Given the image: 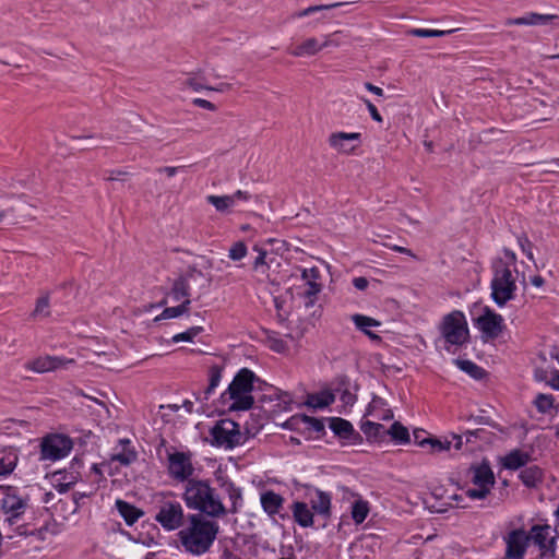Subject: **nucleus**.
I'll list each match as a JSON object with an SVG mask.
<instances>
[{"mask_svg": "<svg viewBox=\"0 0 559 559\" xmlns=\"http://www.w3.org/2000/svg\"><path fill=\"white\" fill-rule=\"evenodd\" d=\"M218 531L217 522L198 513L189 515L187 526L179 531L178 536L187 552L201 556L210 550Z\"/></svg>", "mask_w": 559, "mask_h": 559, "instance_id": "obj_1", "label": "nucleus"}, {"mask_svg": "<svg viewBox=\"0 0 559 559\" xmlns=\"http://www.w3.org/2000/svg\"><path fill=\"white\" fill-rule=\"evenodd\" d=\"M183 499L188 508L212 518H223L227 510L215 490L205 480L190 479Z\"/></svg>", "mask_w": 559, "mask_h": 559, "instance_id": "obj_2", "label": "nucleus"}, {"mask_svg": "<svg viewBox=\"0 0 559 559\" xmlns=\"http://www.w3.org/2000/svg\"><path fill=\"white\" fill-rule=\"evenodd\" d=\"M492 272L491 297L501 307L515 297L518 271L511 269L502 259H497L492 264Z\"/></svg>", "mask_w": 559, "mask_h": 559, "instance_id": "obj_3", "label": "nucleus"}, {"mask_svg": "<svg viewBox=\"0 0 559 559\" xmlns=\"http://www.w3.org/2000/svg\"><path fill=\"white\" fill-rule=\"evenodd\" d=\"M254 373L247 369H240L234 377L227 390L223 393V399H229L230 409L247 411L252 407L254 399L252 396Z\"/></svg>", "mask_w": 559, "mask_h": 559, "instance_id": "obj_4", "label": "nucleus"}, {"mask_svg": "<svg viewBox=\"0 0 559 559\" xmlns=\"http://www.w3.org/2000/svg\"><path fill=\"white\" fill-rule=\"evenodd\" d=\"M440 333L450 345L462 346L468 342L469 330L464 313L453 310L443 317Z\"/></svg>", "mask_w": 559, "mask_h": 559, "instance_id": "obj_5", "label": "nucleus"}, {"mask_svg": "<svg viewBox=\"0 0 559 559\" xmlns=\"http://www.w3.org/2000/svg\"><path fill=\"white\" fill-rule=\"evenodd\" d=\"M212 443L225 449H233L246 442L247 437L240 431V426L231 419L218 420L210 430Z\"/></svg>", "mask_w": 559, "mask_h": 559, "instance_id": "obj_6", "label": "nucleus"}, {"mask_svg": "<svg viewBox=\"0 0 559 559\" xmlns=\"http://www.w3.org/2000/svg\"><path fill=\"white\" fill-rule=\"evenodd\" d=\"M468 474L471 481L476 488L466 490V496L471 499H485L496 483L493 472L488 462L484 461L480 464H473Z\"/></svg>", "mask_w": 559, "mask_h": 559, "instance_id": "obj_7", "label": "nucleus"}, {"mask_svg": "<svg viewBox=\"0 0 559 559\" xmlns=\"http://www.w3.org/2000/svg\"><path fill=\"white\" fill-rule=\"evenodd\" d=\"M154 520L166 531L178 530L185 522L183 508L175 499L162 498Z\"/></svg>", "mask_w": 559, "mask_h": 559, "instance_id": "obj_8", "label": "nucleus"}, {"mask_svg": "<svg viewBox=\"0 0 559 559\" xmlns=\"http://www.w3.org/2000/svg\"><path fill=\"white\" fill-rule=\"evenodd\" d=\"M530 542L532 540L539 549L542 559H554L557 548V532L548 524H536L527 532Z\"/></svg>", "mask_w": 559, "mask_h": 559, "instance_id": "obj_9", "label": "nucleus"}, {"mask_svg": "<svg viewBox=\"0 0 559 559\" xmlns=\"http://www.w3.org/2000/svg\"><path fill=\"white\" fill-rule=\"evenodd\" d=\"M72 440L64 435H49L40 443V459L57 461L67 456L72 450Z\"/></svg>", "mask_w": 559, "mask_h": 559, "instance_id": "obj_10", "label": "nucleus"}, {"mask_svg": "<svg viewBox=\"0 0 559 559\" xmlns=\"http://www.w3.org/2000/svg\"><path fill=\"white\" fill-rule=\"evenodd\" d=\"M167 471L168 475L177 481L190 480L189 478L194 473L192 464V456L187 452H168L167 454Z\"/></svg>", "mask_w": 559, "mask_h": 559, "instance_id": "obj_11", "label": "nucleus"}, {"mask_svg": "<svg viewBox=\"0 0 559 559\" xmlns=\"http://www.w3.org/2000/svg\"><path fill=\"white\" fill-rule=\"evenodd\" d=\"M475 324L481 332V337L485 341L498 338L506 329L502 316L496 313L488 307H486L483 314L476 319Z\"/></svg>", "mask_w": 559, "mask_h": 559, "instance_id": "obj_12", "label": "nucleus"}, {"mask_svg": "<svg viewBox=\"0 0 559 559\" xmlns=\"http://www.w3.org/2000/svg\"><path fill=\"white\" fill-rule=\"evenodd\" d=\"M506 544L507 559H524L527 547L530 545V536L523 528H515L503 536Z\"/></svg>", "mask_w": 559, "mask_h": 559, "instance_id": "obj_13", "label": "nucleus"}, {"mask_svg": "<svg viewBox=\"0 0 559 559\" xmlns=\"http://www.w3.org/2000/svg\"><path fill=\"white\" fill-rule=\"evenodd\" d=\"M75 360L58 356H40L26 362L25 368L38 373L50 372L59 369H68Z\"/></svg>", "mask_w": 559, "mask_h": 559, "instance_id": "obj_14", "label": "nucleus"}, {"mask_svg": "<svg viewBox=\"0 0 559 559\" xmlns=\"http://www.w3.org/2000/svg\"><path fill=\"white\" fill-rule=\"evenodd\" d=\"M319 277L320 274L316 267L304 269L301 272L304 285L298 294L306 299V307L313 306L317 299V295L321 292L322 286L318 282Z\"/></svg>", "mask_w": 559, "mask_h": 559, "instance_id": "obj_15", "label": "nucleus"}, {"mask_svg": "<svg viewBox=\"0 0 559 559\" xmlns=\"http://www.w3.org/2000/svg\"><path fill=\"white\" fill-rule=\"evenodd\" d=\"M361 134L359 132H333L328 138L330 147L340 154L350 155L353 154L358 144H352V142H359Z\"/></svg>", "mask_w": 559, "mask_h": 559, "instance_id": "obj_16", "label": "nucleus"}, {"mask_svg": "<svg viewBox=\"0 0 559 559\" xmlns=\"http://www.w3.org/2000/svg\"><path fill=\"white\" fill-rule=\"evenodd\" d=\"M2 509L9 515L7 518L9 526H13L19 518L25 513L27 509V499L14 493H7L2 500Z\"/></svg>", "mask_w": 559, "mask_h": 559, "instance_id": "obj_17", "label": "nucleus"}, {"mask_svg": "<svg viewBox=\"0 0 559 559\" xmlns=\"http://www.w3.org/2000/svg\"><path fill=\"white\" fill-rule=\"evenodd\" d=\"M285 499L273 490H266L260 496V503L263 511L271 518L280 515L282 519H286V514H281L284 508Z\"/></svg>", "mask_w": 559, "mask_h": 559, "instance_id": "obj_18", "label": "nucleus"}, {"mask_svg": "<svg viewBox=\"0 0 559 559\" xmlns=\"http://www.w3.org/2000/svg\"><path fill=\"white\" fill-rule=\"evenodd\" d=\"M195 273V270L190 271L186 275H180L177 277L167 296L175 302H181L186 300H191L190 296V283L189 280L193 277V274Z\"/></svg>", "mask_w": 559, "mask_h": 559, "instance_id": "obj_19", "label": "nucleus"}, {"mask_svg": "<svg viewBox=\"0 0 559 559\" xmlns=\"http://www.w3.org/2000/svg\"><path fill=\"white\" fill-rule=\"evenodd\" d=\"M530 461V453L520 449H514L510 451L508 454L500 457L499 460L501 466L510 471H516L521 467H524Z\"/></svg>", "mask_w": 559, "mask_h": 559, "instance_id": "obj_20", "label": "nucleus"}, {"mask_svg": "<svg viewBox=\"0 0 559 559\" xmlns=\"http://www.w3.org/2000/svg\"><path fill=\"white\" fill-rule=\"evenodd\" d=\"M321 51V44L314 37H308L289 48L288 53L301 58L311 57Z\"/></svg>", "mask_w": 559, "mask_h": 559, "instance_id": "obj_21", "label": "nucleus"}, {"mask_svg": "<svg viewBox=\"0 0 559 559\" xmlns=\"http://www.w3.org/2000/svg\"><path fill=\"white\" fill-rule=\"evenodd\" d=\"M116 508L129 526L144 515L142 510L121 499L116 500Z\"/></svg>", "mask_w": 559, "mask_h": 559, "instance_id": "obj_22", "label": "nucleus"}, {"mask_svg": "<svg viewBox=\"0 0 559 559\" xmlns=\"http://www.w3.org/2000/svg\"><path fill=\"white\" fill-rule=\"evenodd\" d=\"M19 454L15 449L0 450V477L10 475L16 467Z\"/></svg>", "mask_w": 559, "mask_h": 559, "instance_id": "obj_23", "label": "nucleus"}, {"mask_svg": "<svg viewBox=\"0 0 559 559\" xmlns=\"http://www.w3.org/2000/svg\"><path fill=\"white\" fill-rule=\"evenodd\" d=\"M221 487L230 501V507L226 508L227 512L237 513L242 503L241 489L231 481H224Z\"/></svg>", "mask_w": 559, "mask_h": 559, "instance_id": "obj_24", "label": "nucleus"}, {"mask_svg": "<svg viewBox=\"0 0 559 559\" xmlns=\"http://www.w3.org/2000/svg\"><path fill=\"white\" fill-rule=\"evenodd\" d=\"M292 512L295 521L302 527H309L313 525V514L305 502H294L292 506Z\"/></svg>", "mask_w": 559, "mask_h": 559, "instance_id": "obj_25", "label": "nucleus"}, {"mask_svg": "<svg viewBox=\"0 0 559 559\" xmlns=\"http://www.w3.org/2000/svg\"><path fill=\"white\" fill-rule=\"evenodd\" d=\"M557 17L556 15L531 13L526 16L508 19L506 25H536L546 24L548 21Z\"/></svg>", "mask_w": 559, "mask_h": 559, "instance_id": "obj_26", "label": "nucleus"}, {"mask_svg": "<svg viewBox=\"0 0 559 559\" xmlns=\"http://www.w3.org/2000/svg\"><path fill=\"white\" fill-rule=\"evenodd\" d=\"M311 508L320 515L325 518L331 513V497L330 495L318 490L316 497L311 500Z\"/></svg>", "mask_w": 559, "mask_h": 559, "instance_id": "obj_27", "label": "nucleus"}, {"mask_svg": "<svg viewBox=\"0 0 559 559\" xmlns=\"http://www.w3.org/2000/svg\"><path fill=\"white\" fill-rule=\"evenodd\" d=\"M352 320L355 323L356 328L362 331L371 340H380L379 335L371 331H367V328L379 326L381 324L379 321L364 314H354L352 316Z\"/></svg>", "mask_w": 559, "mask_h": 559, "instance_id": "obj_28", "label": "nucleus"}, {"mask_svg": "<svg viewBox=\"0 0 559 559\" xmlns=\"http://www.w3.org/2000/svg\"><path fill=\"white\" fill-rule=\"evenodd\" d=\"M519 477L526 487H535L542 481L543 472L537 465H532L522 469Z\"/></svg>", "mask_w": 559, "mask_h": 559, "instance_id": "obj_29", "label": "nucleus"}, {"mask_svg": "<svg viewBox=\"0 0 559 559\" xmlns=\"http://www.w3.org/2000/svg\"><path fill=\"white\" fill-rule=\"evenodd\" d=\"M360 429L368 439H373L376 441H380L386 436V429L379 423L370 420L362 421Z\"/></svg>", "mask_w": 559, "mask_h": 559, "instance_id": "obj_30", "label": "nucleus"}, {"mask_svg": "<svg viewBox=\"0 0 559 559\" xmlns=\"http://www.w3.org/2000/svg\"><path fill=\"white\" fill-rule=\"evenodd\" d=\"M191 300L181 301L178 306L167 307L164 311L155 318V321L174 319L188 313L190 309Z\"/></svg>", "mask_w": 559, "mask_h": 559, "instance_id": "obj_31", "label": "nucleus"}, {"mask_svg": "<svg viewBox=\"0 0 559 559\" xmlns=\"http://www.w3.org/2000/svg\"><path fill=\"white\" fill-rule=\"evenodd\" d=\"M331 430L338 437L348 439L354 431L353 425L343 418H331L330 420Z\"/></svg>", "mask_w": 559, "mask_h": 559, "instance_id": "obj_32", "label": "nucleus"}, {"mask_svg": "<svg viewBox=\"0 0 559 559\" xmlns=\"http://www.w3.org/2000/svg\"><path fill=\"white\" fill-rule=\"evenodd\" d=\"M335 396L330 391H323L318 394L310 395L308 399V405L313 408H323L332 404Z\"/></svg>", "mask_w": 559, "mask_h": 559, "instance_id": "obj_33", "label": "nucleus"}, {"mask_svg": "<svg viewBox=\"0 0 559 559\" xmlns=\"http://www.w3.org/2000/svg\"><path fill=\"white\" fill-rule=\"evenodd\" d=\"M120 443L122 445H129L130 441L128 439H121ZM135 460H136V453L133 450L126 448V447H123L121 452L115 453L111 456V461L119 462L120 464L126 465V466L131 464Z\"/></svg>", "mask_w": 559, "mask_h": 559, "instance_id": "obj_34", "label": "nucleus"}, {"mask_svg": "<svg viewBox=\"0 0 559 559\" xmlns=\"http://www.w3.org/2000/svg\"><path fill=\"white\" fill-rule=\"evenodd\" d=\"M206 201L212 204L217 212L229 213L233 205V199L229 195H207Z\"/></svg>", "mask_w": 559, "mask_h": 559, "instance_id": "obj_35", "label": "nucleus"}, {"mask_svg": "<svg viewBox=\"0 0 559 559\" xmlns=\"http://www.w3.org/2000/svg\"><path fill=\"white\" fill-rule=\"evenodd\" d=\"M455 364L461 370L468 373L474 379H481L485 374L484 369L471 360L456 359Z\"/></svg>", "mask_w": 559, "mask_h": 559, "instance_id": "obj_36", "label": "nucleus"}, {"mask_svg": "<svg viewBox=\"0 0 559 559\" xmlns=\"http://www.w3.org/2000/svg\"><path fill=\"white\" fill-rule=\"evenodd\" d=\"M369 513L368 502L357 500L352 507V518L356 524H361Z\"/></svg>", "mask_w": 559, "mask_h": 559, "instance_id": "obj_37", "label": "nucleus"}, {"mask_svg": "<svg viewBox=\"0 0 559 559\" xmlns=\"http://www.w3.org/2000/svg\"><path fill=\"white\" fill-rule=\"evenodd\" d=\"M50 316V302L49 296L43 295L36 300L35 309L32 312V317L37 319L47 318Z\"/></svg>", "mask_w": 559, "mask_h": 559, "instance_id": "obj_38", "label": "nucleus"}, {"mask_svg": "<svg viewBox=\"0 0 559 559\" xmlns=\"http://www.w3.org/2000/svg\"><path fill=\"white\" fill-rule=\"evenodd\" d=\"M386 435H390L391 438L399 443H404L409 440L407 428L402 426L399 421H395L390 429H386Z\"/></svg>", "mask_w": 559, "mask_h": 559, "instance_id": "obj_39", "label": "nucleus"}, {"mask_svg": "<svg viewBox=\"0 0 559 559\" xmlns=\"http://www.w3.org/2000/svg\"><path fill=\"white\" fill-rule=\"evenodd\" d=\"M347 2H335V3H331V4H321V5H312V7H308L304 10H300L296 13H294L293 17H296V19H300V17H305V16H308L314 12H319V11H322V10H330V9H334V8H337V7H341L343 4H346Z\"/></svg>", "mask_w": 559, "mask_h": 559, "instance_id": "obj_40", "label": "nucleus"}, {"mask_svg": "<svg viewBox=\"0 0 559 559\" xmlns=\"http://www.w3.org/2000/svg\"><path fill=\"white\" fill-rule=\"evenodd\" d=\"M455 29L439 31V29H427V28H412L407 33L408 35L416 37H442L452 34Z\"/></svg>", "mask_w": 559, "mask_h": 559, "instance_id": "obj_41", "label": "nucleus"}, {"mask_svg": "<svg viewBox=\"0 0 559 559\" xmlns=\"http://www.w3.org/2000/svg\"><path fill=\"white\" fill-rule=\"evenodd\" d=\"M222 379V371L221 368L217 366H213L210 369V383L207 388L204 391V399L207 400L209 396L214 392L216 386L218 385L219 381Z\"/></svg>", "mask_w": 559, "mask_h": 559, "instance_id": "obj_42", "label": "nucleus"}, {"mask_svg": "<svg viewBox=\"0 0 559 559\" xmlns=\"http://www.w3.org/2000/svg\"><path fill=\"white\" fill-rule=\"evenodd\" d=\"M555 399L550 394L539 393L534 401L536 408L542 413H548L554 407Z\"/></svg>", "mask_w": 559, "mask_h": 559, "instance_id": "obj_43", "label": "nucleus"}, {"mask_svg": "<svg viewBox=\"0 0 559 559\" xmlns=\"http://www.w3.org/2000/svg\"><path fill=\"white\" fill-rule=\"evenodd\" d=\"M203 331L202 326H192L182 333H178L173 336L174 343L179 342H192L195 336H198Z\"/></svg>", "mask_w": 559, "mask_h": 559, "instance_id": "obj_44", "label": "nucleus"}, {"mask_svg": "<svg viewBox=\"0 0 559 559\" xmlns=\"http://www.w3.org/2000/svg\"><path fill=\"white\" fill-rule=\"evenodd\" d=\"M247 252H248V250H247V246L245 245V242L237 241L230 247V249L228 251V257L233 261H240L247 255Z\"/></svg>", "mask_w": 559, "mask_h": 559, "instance_id": "obj_45", "label": "nucleus"}, {"mask_svg": "<svg viewBox=\"0 0 559 559\" xmlns=\"http://www.w3.org/2000/svg\"><path fill=\"white\" fill-rule=\"evenodd\" d=\"M421 444H429L431 453H440L443 451H449L451 448L450 441H441L438 439H426L421 442Z\"/></svg>", "mask_w": 559, "mask_h": 559, "instance_id": "obj_46", "label": "nucleus"}, {"mask_svg": "<svg viewBox=\"0 0 559 559\" xmlns=\"http://www.w3.org/2000/svg\"><path fill=\"white\" fill-rule=\"evenodd\" d=\"M61 476H62L61 472L53 474L55 481H59V483H56L53 486L59 492H67L70 489L71 485L74 484V477L71 476V478L69 480L60 481L62 479Z\"/></svg>", "mask_w": 559, "mask_h": 559, "instance_id": "obj_47", "label": "nucleus"}, {"mask_svg": "<svg viewBox=\"0 0 559 559\" xmlns=\"http://www.w3.org/2000/svg\"><path fill=\"white\" fill-rule=\"evenodd\" d=\"M253 250L255 252H258V257L253 261V269L255 271H259L260 269H262L264 266H267V263L265 261V259H266V250H264L263 248H261L259 246H254Z\"/></svg>", "mask_w": 559, "mask_h": 559, "instance_id": "obj_48", "label": "nucleus"}, {"mask_svg": "<svg viewBox=\"0 0 559 559\" xmlns=\"http://www.w3.org/2000/svg\"><path fill=\"white\" fill-rule=\"evenodd\" d=\"M185 86L193 90L194 92H199L201 90H206L207 85H204L200 80H198L195 76H189L185 81Z\"/></svg>", "mask_w": 559, "mask_h": 559, "instance_id": "obj_49", "label": "nucleus"}, {"mask_svg": "<svg viewBox=\"0 0 559 559\" xmlns=\"http://www.w3.org/2000/svg\"><path fill=\"white\" fill-rule=\"evenodd\" d=\"M300 419H301V421L307 424L312 430H314L317 432H320L324 429V425L322 424V421L317 418L302 416Z\"/></svg>", "mask_w": 559, "mask_h": 559, "instance_id": "obj_50", "label": "nucleus"}, {"mask_svg": "<svg viewBox=\"0 0 559 559\" xmlns=\"http://www.w3.org/2000/svg\"><path fill=\"white\" fill-rule=\"evenodd\" d=\"M129 176V173L121 169H114L106 171L105 180L107 181H114V180H120L124 177Z\"/></svg>", "mask_w": 559, "mask_h": 559, "instance_id": "obj_51", "label": "nucleus"}, {"mask_svg": "<svg viewBox=\"0 0 559 559\" xmlns=\"http://www.w3.org/2000/svg\"><path fill=\"white\" fill-rule=\"evenodd\" d=\"M192 104L197 107L206 109L209 111L217 110V106L215 104L211 103L210 100L203 99V98H194L192 100Z\"/></svg>", "mask_w": 559, "mask_h": 559, "instance_id": "obj_52", "label": "nucleus"}, {"mask_svg": "<svg viewBox=\"0 0 559 559\" xmlns=\"http://www.w3.org/2000/svg\"><path fill=\"white\" fill-rule=\"evenodd\" d=\"M269 344L270 348L276 353H284L287 349L286 343L280 338H270Z\"/></svg>", "mask_w": 559, "mask_h": 559, "instance_id": "obj_53", "label": "nucleus"}, {"mask_svg": "<svg viewBox=\"0 0 559 559\" xmlns=\"http://www.w3.org/2000/svg\"><path fill=\"white\" fill-rule=\"evenodd\" d=\"M519 243L523 250V252L526 254V257L530 259V260H534V255H533V252L531 250V247H532V243L531 241L528 240L527 237H520L519 238Z\"/></svg>", "mask_w": 559, "mask_h": 559, "instance_id": "obj_54", "label": "nucleus"}, {"mask_svg": "<svg viewBox=\"0 0 559 559\" xmlns=\"http://www.w3.org/2000/svg\"><path fill=\"white\" fill-rule=\"evenodd\" d=\"M364 103L366 104V106L368 108V111L370 112V116L372 117V119L378 121V122H381L382 121V117L379 114V111L376 108V106L369 99H364Z\"/></svg>", "mask_w": 559, "mask_h": 559, "instance_id": "obj_55", "label": "nucleus"}, {"mask_svg": "<svg viewBox=\"0 0 559 559\" xmlns=\"http://www.w3.org/2000/svg\"><path fill=\"white\" fill-rule=\"evenodd\" d=\"M233 199V205L235 206L238 201H248L250 194L247 191L237 190L235 193L229 195Z\"/></svg>", "mask_w": 559, "mask_h": 559, "instance_id": "obj_56", "label": "nucleus"}, {"mask_svg": "<svg viewBox=\"0 0 559 559\" xmlns=\"http://www.w3.org/2000/svg\"><path fill=\"white\" fill-rule=\"evenodd\" d=\"M353 285L358 290H365L368 287L369 282H368V280L366 277L359 276V277H355L353 280Z\"/></svg>", "mask_w": 559, "mask_h": 559, "instance_id": "obj_57", "label": "nucleus"}, {"mask_svg": "<svg viewBox=\"0 0 559 559\" xmlns=\"http://www.w3.org/2000/svg\"><path fill=\"white\" fill-rule=\"evenodd\" d=\"M12 527V532L15 534V535H19V536H26L28 534H31L27 530V526L25 524H17V522L11 526Z\"/></svg>", "mask_w": 559, "mask_h": 559, "instance_id": "obj_58", "label": "nucleus"}, {"mask_svg": "<svg viewBox=\"0 0 559 559\" xmlns=\"http://www.w3.org/2000/svg\"><path fill=\"white\" fill-rule=\"evenodd\" d=\"M504 255L507 258V260L504 262L510 264L511 269H515V262H516L515 253L513 251H511V250L506 249L504 250Z\"/></svg>", "mask_w": 559, "mask_h": 559, "instance_id": "obj_59", "label": "nucleus"}, {"mask_svg": "<svg viewBox=\"0 0 559 559\" xmlns=\"http://www.w3.org/2000/svg\"><path fill=\"white\" fill-rule=\"evenodd\" d=\"M365 87L366 90H368L369 92L373 93L377 96H383V90L379 86L373 85L372 83H365Z\"/></svg>", "mask_w": 559, "mask_h": 559, "instance_id": "obj_60", "label": "nucleus"}, {"mask_svg": "<svg viewBox=\"0 0 559 559\" xmlns=\"http://www.w3.org/2000/svg\"><path fill=\"white\" fill-rule=\"evenodd\" d=\"M548 383L551 385L552 389L559 391V371L556 370L551 373V378L548 381Z\"/></svg>", "mask_w": 559, "mask_h": 559, "instance_id": "obj_61", "label": "nucleus"}, {"mask_svg": "<svg viewBox=\"0 0 559 559\" xmlns=\"http://www.w3.org/2000/svg\"><path fill=\"white\" fill-rule=\"evenodd\" d=\"M547 167L544 169L546 173H556L557 168H559V159H554L546 163Z\"/></svg>", "mask_w": 559, "mask_h": 559, "instance_id": "obj_62", "label": "nucleus"}, {"mask_svg": "<svg viewBox=\"0 0 559 559\" xmlns=\"http://www.w3.org/2000/svg\"><path fill=\"white\" fill-rule=\"evenodd\" d=\"M178 169V167L167 166L159 168L158 171L166 174L168 177H173L177 174Z\"/></svg>", "mask_w": 559, "mask_h": 559, "instance_id": "obj_63", "label": "nucleus"}, {"mask_svg": "<svg viewBox=\"0 0 559 559\" xmlns=\"http://www.w3.org/2000/svg\"><path fill=\"white\" fill-rule=\"evenodd\" d=\"M230 88V84L228 83H221L218 86H207L206 91H215V92H225Z\"/></svg>", "mask_w": 559, "mask_h": 559, "instance_id": "obj_64", "label": "nucleus"}]
</instances>
